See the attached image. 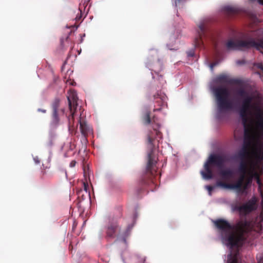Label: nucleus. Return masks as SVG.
I'll list each match as a JSON object with an SVG mask.
<instances>
[{
	"label": "nucleus",
	"instance_id": "obj_30",
	"mask_svg": "<svg viewBox=\"0 0 263 263\" xmlns=\"http://www.w3.org/2000/svg\"><path fill=\"white\" fill-rule=\"evenodd\" d=\"M182 1V0H175V5L177 6V4L178 3H180Z\"/></svg>",
	"mask_w": 263,
	"mask_h": 263
},
{
	"label": "nucleus",
	"instance_id": "obj_9",
	"mask_svg": "<svg viewBox=\"0 0 263 263\" xmlns=\"http://www.w3.org/2000/svg\"><path fill=\"white\" fill-rule=\"evenodd\" d=\"M77 97L76 94L72 93L70 96L68 97L69 115H66L68 122V126L69 129L74 126L75 110L77 106Z\"/></svg>",
	"mask_w": 263,
	"mask_h": 263
},
{
	"label": "nucleus",
	"instance_id": "obj_29",
	"mask_svg": "<svg viewBox=\"0 0 263 263\" xmlns=\"http://www.w3.org/2000/svg\"><path fill=\"white\" fill-rule=\"evenodd\" d=\"M237 63L238 64H242L245 63V61H237Z\"/></svg>",
	"mask_w": 263,
	"mask_h": 263
},
{
	"label": "nucleus",
	"instance_id": "obj_7",
	"mask_svg": "<svg viewBox=\"0 0 263 263\" xmlns=\"http://www.w3.org/2000/svg\"><path fill=\"white\" fill-rule=\"evenodd\" d=\"M60 100L59 98H55L51 103L50 125L54 127H57L60 124L61 117L64 114V109H60Z\"/></svg>",
	"mask_w": 263,
	"mask_h": 263
},
{
	"label": "nucleus",
	"instance_id": "obj_37",
	"mask_svg": "<svg viewBox=\"0 0 263 263\" xmlns=\"http://www.w3.org/2000/svg\"><path fill=\"white\" fill-rule=\"evenodd\" d=\"M79 10L80 11V13H81V10H80V8L79 9Z\"/></svg>",
	"mask_w": 263,
	"mask_h": 263
},
{
	"label": "nucleus",
	"instance_id": "obj_32",
	"mask_svg": "<svg viewBox=\"0 0 263 263\" xmlns=\"http://www.w3.org/2000/svg\"><path fill=\"white\" fill-rule=\"evenodd\" d=\"M259 2L261 4L263 5V0H259Z\"/></svg>",
	"mask_w": 263,
	"mask_h": 263
},
{
	"label": "nucleus",
	"instance_id": "obj_16",
	"mask_svg": "<svg viewBox=\"0 0 263 263\" xmlns=\"http://www.w3.org/2000/svg\"><path fill=\"white\" fill-rule=\"evenodd\" d=\"M154 100L155 101V103L157 104V106H159V108H156V105L154 106L153 109L154 111H160L161 110V107L166 105V97L162 93L161 91H158L156 94L153 95Z\"/></svg>",
	"mask_w": 263,
	"mask_h": 263
},
{
	"label": "nucleus",
	"instance_id": "obj_22",
	"mask_svg": "<svg viewBox=\"0 0 263 263\" xmlns=\"http://www.w3.org/2000/svg\"><path fill=\"white\" fill-rule=\"evenodd\" d=\"M131 259L132 260H137L138 261L137 263H141L142 262V259L141 258H139L138 256H133L132 258H131Z\"/></svg>",
	"mask_w": 263,
	"mask_h": 263
},
{
	"label": "nucleus",
	"instance_id": "obj_34",
	"mask_svg": "<svg viewBox=\"0 0 263 263\" xmlns=\"http://www.w3.org/2000/svg\"><path fill=\"white\" fill-rule=\"evenodd\" d=\"M81 17V16H80V17H79L77 16V17H76V19H77V20H80Z\"/></svg>",
	"mask_w": 263,
	"mask_h": 263
},
{
	"label": "nucleus",
	"instance_id": "obj_10",
	"mask_svg": "<svg viewBox=\"0 0 263 263\" xmlns=\"http://www.w3.org/2000/svg\"><path fill=\"white\" fill-rule=\"evenodd\" d=\"M256 199L254 197L246 203L237 207V209L239 212L240 216L241 217L240 219L246 218L247 219L245 216L256 209Z\"/></svg>",
	"mask_w": 263,
	"mask_h": 263
},
{
	"label": "nucleus",
	"instance_id": "obj_12",
	"mask_svg": "<svg viewBox=\"0 0 263 263\" xmlns=\"http://www.w3.org/2000/svg\"><path fill=\"white\" fill-rule=\"evenodd\" d=\"M224 162V159L222 156L220 155H212L204 164V170L211 169L210 166V165H214L221 168L223 166Z\"/></svg>",
	"mask_w": 263,
	"mask_h": 263
},
{
	"label": "nucleus",
	"instance_id": "obj_18",
	"mask_svg": "<svg viewBox=\"0 0 263 263\" xmlns=\"http://www.w3.org/2000/svg\"><path fill=\"white\" fill-rule=\"evenodd\" d=\"M216 81L219 83L239 84L240 81L236 79H230L227 75L221 74L216 78Z\"/></svg>",
	"mask_w": 263,
	"mask_h": 263
},
{
	"label": "nucleus",
	"instance_id": "obj_6",
	"mask_svg": "<svg viewBox=\"0 0 263 263\" xmlns=\"http://www.w3.org/2000/svg\"><path fill=\"white\" fill-rule=\"evenodd\" d=\"M217 103V117L219 118L221 114L233 108L232 103L228 99L229 92L226 87L219 86L214 88Z\"/></svg>",
	"mask_w": 263,
	"mask_h": 263
},
{
	"label": "nucleus",
	"instance_id": "obj_11",
	"mask_svg": "<svg viewBox=\"0 0 263 263\" xmlns=\"http://www.w3.org/2000/svg\"><path fill=\"white\" fill-rule=\"evenodd\" d=\"M242 181L243 176L239 175L238 179L235 183H228L222 181H218L216 183V185L224 189L236 190L238 193H243Z\"/></svg>",
	"mask_w": 263,
	"mask_h": 263
},
{
	"label": "nucleus",
	"instance_id": "obj_17",
	"mask_svg": "<svg viewBox=\"0 0 263 263\" xmlns=\"http://www.w3.org/2000/svg\"><path fill=\"white\" fill-rule=\"evenodd\" d=\"M78 123L80 124L81 132L85 137H86L88 134L92 133V128L87 124L85 120L81 117V115L79 118Z\"/></svg>",
	"mask_w": 263,
	"mask_h": 263
},
{
	"label": "nucleus",
	"instance_id": "obj_27",
	"mask_svg": "<svg viewBox=\"0 0 263 263\" xmlns=\"http://www.w3.org/2000/svg\"><path fill=\"white\" fill-rule=\"evenodd\" d=\"M66 83L68 84L69 83V84L71 85H73V83H75L74 82H71L70 80H67L66 81Z\"/></svg>",
	"mask_w": 263,
	"mask_h": 263
},
{
	"label": "nucleus",
	"instance_id": "obj_35",
	"mask_svg": "<svg viewBox=\"0 0 263 263\" xmlns=\"http://www.w3.org/2000/svg\"><path fill=\"white\" fill-rule=\"evenodd\" d=\"M122 240L123 242H125V239L124 238H122Z\"/></svg>",
	"mask_w": 263,
	"mask_h": 263
},
{
	"label": "nucleus",
	"instance_id": "obj_33",
	"mask_svg": "<svg viewBox=\"0 0 263 263\" xmlns=\"http://www.w3.org/2000/svg\"><path fill=\"white\" fill-rule=\"evenodd\" d=\"M193 55V54L192 53H189V56L192 57Z\"/></svg>",
	"mask_w": 263,
	"mask_h": 263
},
{
	"label": "nucleus",
	"instance_id": "obj_31",
	"mask_svg": "<svg viewBox=\"0 0 263 263\" xmlns=\"http://www.w3.org/2000/svg\"><path fill=\"white\" fill-rule=\"evenodd\" d=\"M87 184L84 182V188L86 191H87Z\"/></svg>",
	"mask_w": 263,
	"mask_h": 263
},
{
	"label": "nucleus",
	"instance_id": "obj_13",
	"mask_svg": "<svg viewBox=\"0 0 263 263\" xmlns=\"http://www.w3.org/2000/svg\"><path fill=\"white\" fill-rule=\"evenodd\" d=\"M249 154V151L246 148V147L242 146V149L238 152L237 154V157L240 160L238 168L242 162H245L247 166H249L252 162L257 164L254 156L252 155V157H250Z\"/></svg>",
	"mask_w": 263,
	"mask_h": 263
},
{
	"label": "nucleus",
	"instance_id": "obj_28",
	"mask_svg": "<svg viewBox=\"0 0 263 263\" xmlns=\"http://www.w3.org/2000/svg\"><path fill=\"white\" fill-rule=\"evenodd\" d=\"M258 263H263V256L258 260Z\"/></svg>",
	"mask_w": 263,
	"mask_h": 263
},
{
	"label": "nucleus",
	"instance_id": "obj_4",
	"mask_svg": "<svg viewBox=\"0 0 263 263\" xmlns=\"http://www.w3.org/2000/svg\"><path fill=\"white\" fill-rule=\"evenodd\" d=\"M239 175L243 176L242 190L243 193L250 187L253 180H255L259 188L262 185L260 176L262 174V168L259 164L252 162L249 166L245 162L240 163L237 168Z\"/></svg>",
	"mask_w": 263,
	"mask_h": 263
},
{
	"label": "nucleus",
	"instance_id": "obj_5",
	"mask_svg": "<svg viewBox=\"0 0 263 263\" xmlns=\"http://www.w3.org/2000/svg\"><path fill=\"white\" fill-rule=\"evenodd\" d=\"M259 33H261L263 37V28L258 30ZM226 47L229 50H243L254 47L263 54V40L259 39L257 41L253 39L248 40L239 39H230L226 43Z\"/></svg>",
	"mask_w": 263,
	"mask_h": 263
},
{
	"label": "nucleus",
	"instance_id": "obj_19",
	"mask_svg": "<svg viewBox=\"0 0 263 263\" xmlns=\"http://www.w3.org/2000/svg\"><path fill=\"white\" fill-rule=\"evenodd\" d=\"M223 10L228 14H233L236 13L238 11L236 8L229 6L223 7Z\"/></svg>",
	"mask_w": 263,
	"mask_h": 263
},
{
	"label": "nucleus",
	"instance_id": "obj_3",
	"mask_svg": "<svg viewBox=\"0 0 263 263\" xmlns=\"http://www.w3.org/2000/svg\"><path fill=\"white\" fill-rule=\"evenodd\" d=\"M235 95L242 100L238 112L242 124L247 125V123H253V121L249 120L248 118L249 115L253 116L256 127H259L263 132V101L257 100L252 102L253 96L243 88L236 89Z\"/></svg>",
	"mask_w": 263,
	"mask_h": 263
},
{
	"label": "nucleus",
	"instance_id": "obj_2",
	"mask_svg": "<svg viewBox=\"0 0 263 263\" xmlns=\"http://www.w3.org/2000/svg\"><path fill=\"white\" fill-rule=\"evenodd\" d=\"M142 120L145 125L152 123L154 130V132H149L147 135V144L150 145L151 151L148 154L145 173L142 179V183L149 185L151 183H154L155 179L157 176L158 158L154 153V141L156 139L159 142L162 138V134L158 130L160 125L158 118L154 116L151 119L149 111L146 112L143 116Z\"/></svg>",
	"mask_w": 263,
	"mask_h": 263
},
{
	"label": "nucleus",
	"instance_id": "obj_21",
	"mask_svg": "<svg viewBox=\"0 0 263 263\" xmlns=\"http://www.w3.org/2000/svg\"><path fill=\"white\" fill-rule=\"evenodd\" d=\"M201 175L204 178L206 179H211L213 178V171L212 169H208L205 170V172L202 171L201 172Z\"/></svg>",
	"mask_w": 263,
	"mask_h": 263
},
{
	"label": "nucleus",
	"instance_id": "obj_26",
	"mask_svg": "<svg viewBox=\"0 0 263 263\" xmlns=\"http://www.w3.org/2000/svg\"><path fill=\"white\" fill-rule=\"evenodd\" d=\"M37 111L39 112H42L43 113H46V109H41V108H39L37 109Z\"/></svg>",
	"mask_w": 263,
	"mask_h": 263
},
{
	"label": "nucleus",
	"instance_id": "obj_8",
	"mask_svg": "<svg viewBox=\"0 0 263 263\" xmlns=\"http://www.w3.org/2000/svg\"><path fill=\"white\" fill-rule=\"evenodd\" d=\"M244 127V142L242 146L249 151L251 147L253 141L255 140V128L253 123L243 124Z\"/></svg>",
	"mask_w": 263,
	"mask_h": 263
},
{
	"label": "nucleus",
	"instance_id": "obj_20",
	"mask_svg": "<svg viewBox=\"0 0 263 263\" xmlns=\"http://www.w3.org/2000/svg\"><path fill=\"white\" fill-rule=\"evenodd\" d=\"M220 175L224 178H229L232 177L233 172L230 169L221 170L220 172Z\"/></svg>",
	"mask_w": 263,
	"mask_h": 263
},
{
	"label": "nucleus",
	"instance_id": "obj_25",
	"mask_svg": "<svg viewBox=\"0 0 263 263\" xmlns=\"http://www.w3.org/2000/svg\"><path fill=\"white\" fill-rule=\"evenodd\" d=\"M76 161L75 160H72L70 163V166L72 167H74L76 165Z\"/></svg>",
	"mask_w": 263,
	"mask_h": 263
},
{
	"label": "nucleus",
	"instance_id": "obj_15",
	"mask_svg": "<svg viewBox=\"0 0 263 263\" xmlns=\"http://www.w3.org/2000/svg\"><path fill=\"white\" fill-rule=\"evenodd\" d=\"M209 30L206 26L204 23H201L198 26V37L196 38L195 44V46L200 47L203 44V37H206Z\"/></svg>",
	"mask_w": 263,
	"mask_h": 263
},
{
	"label": "nucleus",
	"instance_id": "obj_36",
	"mask_svg": "<svg viewBox=\"0 0 263 263\" xmlns=\"http://www.w3.org/2000/svg\"><path fill=\"white\" fill-rule=\"evenodd\" d=\"M215 65V64H212L211 65V67H213V66H214Z\"/></svg>",
	"mask_w": 263,
	"mask_h": 263
},
{
	"label": "nucleus",
	"instance_id": "obj_23",
	"mask_svg": "<svg viewBox=\"0 0 263 263\" xmlns=\"http://www.w3.org/2000/svg\"><path fill=\"white\" fill-rule=\"evenodd\" d=\"M206 188L209 191V195H211V192L213 190L214 187L211 185H207V186H206Z\"/></svg>",
	"mask_w": 263,
	"mask_h": 263
},
{
	"label": "nucleus",
	"instance_id": "obj_1",
	"mask_svg": "<svg viewBox=\"0 0 263 263\" xmlns=\"http://www.w3.org/2000/svg\"><path fill=\"white\" fill-rule=\"evenodd\" d=\"M262 221L263 212H261L254 221L241 218L235 224L231 225L224 219H218L214 221V223L220 233L223 243L233 248L242 246L251 232L260 233L262 230Z\"/></svg>",
	"mask_w": 263,
	"mask_h": 263
},
{
	"label": "nucleus",
	"instance_id": "obj_14",
	"mask_svg": "<svg viewBox=\"0 0 263 263\" xmlns=\"http://www.w3.org/2000/svg\"><path fill=\"white\" fill-rule=\"evenodd\" d=\"M106 238H114L116 236L117 240L120 239V228L116 222H110L106 227Z\"/></svg>",
	"mask_w": 263,
	"mask_h": 263
},
{
	"label": "nucleus",
	"instance_id": "obj_24",
	"mask_svg": "<svg viewBox=\"0 0 263 263\" xmlns=\"http://www.w3.org/2000/svg\"><path fill=\"white\" fill-rule=\"evenodd\" d=\"M229 263H238V261L236 257H233L229 261Z\"/></svg>",
	"mask_w": 263,
	"mask_h": 263
}]
</instances>
